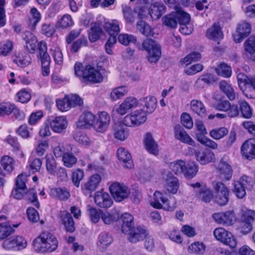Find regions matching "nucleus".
<instances>
[{
	"label": "nucleus",
	"instance_id": "f8f14e48",
	"mask_svg": "<svg viewBox=\"0 0 255 255\" xmlns=\"http://www.w3.org/2000/svg\"><path fill=\"white\" fill-rule=\"evenodd\" d=\"M215 108L219 111L228 112V116L230 117L237 116L239 113V110L237 105H231L230 103L227 100L220 101L215 105Z\"/></svg>",
	"mask_w": 255,
	"mask_h": 255
},
{
	"label": "nucleus",
	"instance_id": "69168bd1",
	"mask_svg": "<svg viewBox=\"0 0 255 255\" xmlns=\"http://www.w3.org/2000/svg\"><path fill=\"white\" fill-rule=\"evenodd\" d=\"M118 40L121 44L128 45L130 43H135L136 41V38L131 34H121L118 36Z\"/></svg>",
	"mask_w": 255,
	"mask_h": 255
},
{
	"label": "nucleus",
	"instance_id": "e433bc0d",
	"mask_svg": "<svg viewBox=\"0 0 255 255\" xmlns=\"http://www.w3.org/2000/svg\"><path fill=\"white\" fill-rule=\"evenodd\" d=\"M52 194L61 200H66L70 196L69 191L66 187L53 188Z\"/></svg>",
	"mask_w": 255,
	"mask_h": 255
},
{
	"label": "nucleus",
	"instance_id": "1a4fd4ad",
	"mask_svg": "<svg viewBox=\"0 0 255 255\" xmlns=\"http://www.w3.org/2000/svg\"><path fill=\"white\" fill-rule=\"evenodd\" d=\"M127 234L128 235L129 241L133 244L143 240L149 234L144 227H137L136 228L133 227Z\"/></svg>",
	"mask_w": 255,
	"mask_h": 255
},
{
	"label": "nucleus",
	"instance_id": "37998d69",
	"mask_svg": "<svg viewBox=\"0 0 255 255\" xmlns=\"http://www.w3.org/2000/svg\"><path fill=\"white\" fill-rule=\"evenodd\" d=\"M198 171V166L194 162H188L185 163V168L183 174L188 178H193L197 174Z\"/></svg>",
	"mask_w": 255,
	"mask_h": 255
},
{
	"label": "nucleus",
	"instance_id": "393cba45",
	"mask_svg": "<svg viewBox=\"0 0 255 255\" xmlns=\"http://www.w3.org/2000/svg\"><path fill=\"white\" fill-rule=\"evenodd\" d=\"M113 132L115 138L124 140L129 135L128 129L121 124H115L113 127Z\"/></svg>",
	"mask_w": 255,
	"mask_h": 255
},
{
	"label": "nucleus",
	"instance_id": "49530a36",
	"mask_svg": "<svg viewBox=\"0 0 255 255\" xmlns=\"http://www.w3.org/2000/svg\"><path fill=\"white\" fill-rule=\"evenodd\" d=\"M137 29L145 36H150L153 35V31L151 26L142 20H139L136 24Z\"/></svg>",
	"mask_w": 255,
	"mask_h": 255
},
{
	"label": "nucleus",
	"instance_id": "ddd939ff",
	"mask_svg": "<svg viewBox=\"0 0 255 255\" xmlns=\"http://www.w3.org/2000/svg\"><path fill=\"white\" fill-rule=\"evenodd\" d=\"M137 99L133 97H129L125 99L122 104L116 109V112L121 115H124L128 111L135 108L138 105Z\"/></svg>",
	"mask_w": 255,
	"mask_h": 255
},
{
	"label": "nucleus",
	"instance_id": "f3484780",
	"mask_svg": "<svg viewBox=\"0 0 255 255\" xmlns=\"http://www.w3.org/2000/svg\"><path fill=\"white\" fill-rule=\"evenodd\" d=\"M117 155L119 160L123 163L124 167L131 169L133 167L131 156L125 148H119L117 152Z\"/></svg>",
	"mask_w": 255,
	"mask_h": 255
},
{
	"label": "nucleus",
	"instance_id": "dca6fc26",
	"mask_svg": "<svg viewBox=\"0 0 255 255\" xmlns=\"http://www.w3.org/2000/svg\"><path fill=\"white\" fill-rule=\"evenodd\" d=\"M96 204L101 208H110L113 204V201L108 193L97 192L94 197Z\"/></svg>",
	"mask_w": 255,
	"mask_h": 255
},
{
	"label": "nucleus",
	"instance_id": "473e14b6",
	"mask_svg": "<svg viewBox=\"0 0 255 255\" xmlns=\"http://www.w3.org/2000/svg\"><path fill=\"white\" fill-rule=\"evenodd\" d=\"M219 86L221 90L230 100L232 101L235 99L236 93L234 90L226 81H221L219 83Z\"/></svg>",
	"mask_w": 255,
	"mask_h": 255
},
{
	"label": "nucleus",
	"instance_id": "cd10ccee",
	"mask_svg": "<svg viewBox=\"0 0 255 255\" xmlns=\"http://www.w3.org/2000/svg\"><path fill=\"white\" fill-rule=\"evenodd\" d=\"M139 103L141 106L146 108L145 112L146 113L151 114L156 109L157 100L154 97L149 96L141 99Z\"/></svg>",
	"mask_w": 255,
	"mask_h": 255
},
{
	"label": "nucleus",
	"instance_id": "4c0bfd02",
	"mask_svg": "<svg viewBox=\"0 0 255 255\" xmlns=\"http://www.w3.org/2000/svg\"><path fill=\"white\" fill-rule=\"evenodd\" d=\"M248 87L244 90V95L248 98H255V76H250Z\"/></svg>",
	"mask_w": 255,
	"mask_h": 255
},
{
	"label": "nucleus",
	"instance_id": "ea45409f",
	"mask_svg": "<svg viewBox=\"0 0 255 255\" xmlns=\"http://www.w3.org/2000/svg\"><path fill=\"white\" fill-rule=\"evenodd\" d=\"M162 21L163 24L169 28H175L177 25V20L174 12L164 15L162 18Z\"/></svg>",
	"mask_w": 255,
	"mask_h": 255
},
{
	"label": "nucleus",
	"instance_id": "6e6552de",
	"mask_svg": "<svg viewBox=\"0 0 255 255\" xmlns=\"http://www.w3.org/2000/svg\"><path fill=\"white\" fill-rule=\"evenodd\" d=\"M27 242L21 236H14L5 240L2 243L3 247L7 250L15 249L18 250L26 248Z\"/></svg>",
	"mask_w": 255,
	"mask_h": 255
},
{
	"label": "nucleus",
	"instance_id": "13d9d810",
	"mask_svg": "<svg viewBox=\"0 0 255 255\" xmlns=\"http://www.w3.org/2000/svg\"><path fill=\"white\" fill-rule=\"evenodd\" d=\"M242 216L241 220L246 222H250L253 223L255 220V211L247 209L246 208H242L241 209Z\"/></svg>",
	"mask_w": 255,
	"mask_h": 255
},
{
	"label": "nucleus",
	"instance_id": "a211bd4d",
	"mask_svg": "<svg viewBox=\"0 0 255 255\" xmlns=\"http://www.w3.org/2000/svg\"><path fill=\"white\" fill-rule=\"evenodd\" d=\"M103 76L100 71L91 65L86 66V76L84 80L94 83H100L103 81Z\"/></svg>",
	"mask_w": 255,
	"mask_h": 255
},
{
	"label": "nucleus",
	"instance_id": "72a5a7b5",
	"mask_svg": "<svg viewBox=\"0 0 255 255\" xmlns=\"http://www.w3.org/2000/svg\"><path fill=\"white\" fill-rule=\"evenodd\" d=\"M175 9L176 11L174 12V13L180 25L188 24L190 20V15L176 5L175 6Z\"/></svg>",
	"mask_w": 255,
	"mask_h": 255
},
{
	"label": "nucleus",
	"instance_id": "4468645a",
	"mask_svg": "<svg viewBox=\"0 0 255 255\" xmlns=\"http://www.w3.org/2000/svg\"><path fill=\"white\" fill-rule=\"evenodd\" d=\"M59 218L67 232L72 233L75 231V224L70 213L67 211H60Z\"/></svg>",
	"mask_w": 255,
	"mask_h": 255
},
{
	"label": "nucleus",
	"instance_id": "864d4df0",
	"mask_svg": "<svg viewBox=\"0 0 255 255\" xmlns=\"http://www.w3.org/2000/svg\"><path fill=\"white\" fill-rule=\"evenodd\" d=\"M14 230L9 223L0 224V241L8 237Z\"/></svg>",
	"mask_w": 255,
	"mask_h": 255
},
{
	"label": "nucleus",
	"instance_id": "2f4dec72",
	"mask_svg": "<svg viewBox=\"0 0 255 255\" xmlns=\"http://www.w3.org/2000/svg\"><path fill=\"white\" fill-rule=\"evenodd\" d=\"M190 107L191 110L198 116L201 117L206 116V109L201 101L196 100H192L190 103Z\"/></svg>",
	"mask_w": 255,
	"mask_h": 255
},
{
	"label": "nucleus",
	"instance_id": "338daca9",
	"mask_svg": "<svg viewBox=\"0 0 255 255\" xmlns=\"http://www.w3.org/2000/svg\"><path fill=\"white\" fill-rule=\"evenodd\" d=\"M198 197L206 203L209 202L213 198L211 191L209 189H202L198 194Z\"/></svg>",
	"mask_w": 255,
	"mask_h": 255
},
{
	"label": "nucleus",
	"instance_id": "2eb2a0df",
	"mask_svg": "<svg viewBox=\"0 0 255 255\" xmlns=\"http://www.w3.org/2000/svg\"><path fill=\"white\" fill-rule=\"evenodd\" d=\"M96 119V116L91 112H85L81 115L77 123L78 127L81 128H93Z\"/></svg>",
	"mask_w": 255,
	"mask_h": 255
},
{
	"label": "nucleus",
	"instance_id": "4be33fe9",
	"mask_svg": "<svg viewBox=\"0 0 255 255\" xmlns=\"http://www.w3.org/2000/svg\"><path fill=\"white\" fill-rule=\"evenodd\" d=\"M50 125L53 131L61 133L66 128L67 121L64 117H57L50 120Z\"/></svg>",
	"mask_w": 255,
	"mask_h": 255
},
{
	"label": "nucleus",
	"instance_id": "680f3d73",
	"mask_svg": "<svg viewBox=\"0 0 255 255\" xmlns=\"http://www.w3.org/2000/svg\"><path fill=\"white\" fill-rule=\"evenodd\" d=\"M50 51L55 63L58 65H61L63 63V57L62 53L58 47H53L51 48Z\"/></svg>",
	"mask_w": 255,
	"mask_h": 255
},
{
	"label": "nucleus",
	"instance_id": "603ef678",
	"mask_svg": "<svg viewBox=\"0 0 255 255\" xmlns=\"http://www.w3.org/2000/svg\"><path fill=\"white\" fill-rule=\"evenodd\" d=\"M25 196V199L28 200L37 208H39L40 204L37 200V192L34 188H30L28 191H26Z\"/></svg>",
	"mask_w": 255,
	"mask_h": 255
},
{
	"label": "nucleus",
	"instance_id": "3c124183",
	"mask_svg": "<svg viewBox=\"0 0 255 255\" xmlns=\"http://www.w3.org/2000/svg\"><path fill=\"white\" fill-rule=\"evenodd\" d=\"M216 78L212 74H206L200 76L195 82V86L198 88H200V86L203 85L202 82L209 84L216 81Z\"/></svg>",
	"mask_w": 255,
	"mask_h": 255
},
{
	"label": "nucleus",
	"instance_id": "b1692460",
	"mask_svg": "<svg viewBox=\"0 0 255 255\" xmlns=\"http://www.w3.org/2000/svg\"><path fill=\"white\" fill-rule=\"evenodd\" d=\"M174 134L175 138L180 141L193 145L194 141L188 134L179 125L174 127Z\"/></svg>",
	"mask_w": 255,
	"mask_h": 255
},
{
	"label": "nucleus",
	"instance_id": "7c9ffc66",
	"mask_svg": "<svg viewBox=\"0 0 255 255\" xmlns=\"http://www.w3.org/2000/svg\"><path fill=\"white\" fill-rule=\"evenodd\" d=\"M206 36L210 39L218 40L223 38V34L220 26L215 23L212 26L208 28L206 32Z\"/></svg>",
	"mask_w": 255,
	"mask_h": 255
},
{
	"label": "nucleus",
	"instance_id": "bf43d9fd",
	"mask_svg": "<svg viewBox=\"0 0 255 255\" xmlns=\"http://www.w3.org/2000/svg\"><path fill=\"white\" fill-rule=\"evenodd\" d=\"M246 188L240 182L235 181L234 183L233 191L238 198L242 199L246 195Z\"/></svg>",
	"mask_w": 255,
	"mask_h": 255
},
{
	"label": "nucleus",
	"instance_id": "58836bf2",
	"mask_svg": "<svg viewBox=\"0 0 255 255\" xmlns=\"http://www.w3.org/2000/svg\"><path fill=\"white\" fill-rule=\"evenodd\" d=\"M215 71L218 75L225 78L230 77L232 73L231 67L225 63H221L215 69Z\"/></svg>",
	"mask_w": 255,
	"mask_h": 255
},
{
	"label": "nucleus",
	"instance_id": "412c9836",
	"mask_svg": "<svg viewBox=\"0 0 255 255\" xmlns=\"http://www.w3.org/2000/svg\"><path fill=\"white\" fill-rule=\"evenodd\" d=\"M22 38L25 42V47L30 53H34L37 46L36 37L30 31H26L22 34Z\"/></svg>",
	"mask_w": 255,
	"mask_h": 255
},
{
	"label": "nucleus",
	"instance_id": "9b49d317",
	"mask_svg": "<svg viewBox=\"0 0 255 255\" xmlns=\"http://www.w3.org/2000/svg\"><path fill=\"white\" fill-rule=\"evenodd\" d=\"M213 218L217 223L226 226L232 225L236 221L235 213L231 211L215 213Z\"/></svg>",
	"mask_w": 255,
	"mask_h": 255
},
{
	"label": "nucleus",
	"instance_id": "bb28decb",
	"mask_svg": "<svg viewBox=\"0 0 255 255\" xmlns=\"http://www.w3.org/2000/svg\"><path fill=\"white\" fill-rule=\"evenodd\" d=\"M197 160L203 165L208 164L215 159V155L211 151L206 149L200 150L196 153Z\"/></svg>",
	"mask_w": 255,
	"mask_h": 255
},
{
	"label": "nucleus",
	"instance_id": "c85d7f7f",
	"mask_svg": "<svg viewBox=\"0 0 255 255\" xmlns=\"http://www.w3.org/2000/svg\"><path fill=\"white\" fill-rule=\"evenodd\" d=\"M146 149L151 154L157 155L158 154V146L150 133H146L144 138Z\"/></svg>",
	"mask_w": 255,
	"mask_h": 255
},
{
	"label": "nucleus",
	"instance_id": "79ce46f5",
	"mask_svg": "<svg viewBox=\"0 0 255 255\" xmlns=\"http://www.w3.org/2000/svg\"><path fill=\"white\" fill-rule=\"evenodd\" d=\"M128 92V88L125 86H120L114 88L111 93V98L113 101H116L126 95Z\"/></svg>",
	"mask_w": 255,
	"mask_h": 255
},
{
	"label": "nucleus",
	"instance_id": "f03ea898",
	"mask_svg": "<svg viewBox=\"0 0 255 255\" xmlns=\"http://www.w3.org/2000/svg\"><path fill=\"white\" fill-rule=\"evenodd\" d=\"M139 49L141 50H145L148 53L147 58L150 63L157 62L161 55L160 46L151 38H147L143 40Z\"/></svg>",
	"mask_w": 255,
	"mask_h": 255
},
{
	"label": "nucleus",
	"instance_id": "e2e57ef3",
	"mask_svg": "<svg viewBox=\"0 0 255 255\" xmlns=\"http://www.w3.org/2000/svg\"><path fill=\"white\" fill-rule=\"evenodd\" d=\"M13 44L11 41L7 40L0 43V55L6 56L12 50Z\"/></svg>",
	"mask_w": 255,
	"mask_h": 255
},
{
	"label": "nucleus",
	"instance_id": "f257e3e1",
	"mask_svg": "<svg viewBox=\"0 0 255 255\" xmlns=\"http://www.w3.org/2000/svg\"><path fill=\"white\" fill-rule=\"evenodd\" d=\"M35 250L38 252H52L58 247V241L55 236L49 232H42L33 242Z\"/></svg>",
	"mask_w": 255,
	"mask_h": 255
},
{
	"label": "nucleus",
	"instance_id": "c9c22d12",
	"mask_svg": "<svg viewBox=\"0 0 255 255\" xmlns=\"http://www.w3.org/2000/svg\"><path fill=\"white\" fill-rule=\"evenodd\" d=\"M104 28L110 35H117L120 32L119 23L117 20L105 22Z\"/></svg>",
	"mask_w": 255,
	"mask_h": 255
},
{
	"label": "nucleus",
	"instance_id": "c756f323",
	"mask_svg": "<svg viewBox=\"0 0 255 255\" xmlns=\"http://www.w3.org/2000/svg\"><path fill=\"white\" fill-rule=\"evenodd\" d=\"M101 181L100 175L95 174L92 175L88 180L82 186L83 190L91 192L95 191L99 186Z\"/></svg>",
	"mask_w": 255,
	"mask_h": 255
},
{
	"label": "nucleus",
	"instance_id": "a19ab883",
	"mask_svg": "<svg viewBox=\"0 0 255 255\" xmlns=\"http://www.w3.org/2000/svg\"><path fill=\"white\" fill-rule=\"evenodd\" d=\"M167 191L172 194L176 193L179 186L178 180L175 177L169 176L166 179Z\"/></svg>",
	"mask_w": 255,
	"mask_h": 255
},
{
	"label": "nucleus",
	"instance_id": "8fccbe9b",
	"mask_svg": "<svg viewBox=\"0 0 255 255\" xmlns=\"http://www.w3.org/2000/svg\"><path fill=\"white\" fill-rule=\"evenodd\" d=\"M13 61L19 67H24L28 66L31 63V58L27 54L23 55L19 53L16 56Z\"/></svg>",
	"mask_w": 255,
	"mask_h": 255
},
{
	"label": "nucleus",
	"instance_id": "4d7b16f0",
	"mask_svg": "<svg viewBox=\"0 0 255 255\" xmlns=\"http://www.w3.org/2000/svg\"><path fill=\"white\" fill-rule=\"evenodd\" d=\"M201 58V54L199 52H193L180 60V63L186 66L188 65L192 62H196L200 60Z\"/></svg>",
	"mask_w": 255,
	"mask_h": 255
},
{
	"label": "nucleus",
	"instance_id": "aec40b11",
	"mask_svg": "<svg viewBox=\"0 0 255 255\" xmlns=\"http://www.w3.org/2000/svg\"><path fill=\"white\" fill-rule=\"evenodd\" d=\"M113 242V238L109 233L103 232L98 236L97 245L101 252H105Z\"/></svg>",
	"mask_w": 255,
	"mask_h": 255
},
{
	"label": "nucleus",
	"instance_id": "a878e982",
	"mask_svg": "<svg viewBox=\"0 0 255 255\" xmlns=\"http://www.w3.org/2000/svg\"><path fill=\"white\" fill-rule=\"evenodd\" d=\"M245 54L252 61H255V36H251L244 44Z\"/></svg>",
	"mask_w": 255,
	"mask_h": 255
},
{
	"label": "nucleus",
	"instance_id": "0eeeda50",
	"mask_svg": "<svg viewBox=\"0 0 255 255\" xmlns=\"http://www.w3.org/2000/svg\"><path fill=\"white\" fill-rule=\"evenodd\" d=\"M167 198L161 192L155 191L153 195V201L150 202V205L154 208L161 209L163 208L165 210L169 211L174 210L175 206L169 205V203H167Z\"/></svg>",
	"mask_w": 255,
	"mask_h": 255
},
{
	"label": "nucleus",
	"instance_id": "09e8293b",
	"mask_svg": "<svg viewBox=\"0 0 255 255\" xmlns=\"http://www.w3.org/2000/svg\"><path fill=\"white\" fill-rule=\"evenodd\" d=\"M185 162L182 160L171 162L169 164V168L175 174H180L184 172L185 168Z\"/></svg>",
	"mask_w": 255,
	"mask_h": 255
},
{
	"label": "nucleus",
	"instance_id": "774afa93",
	"mask_svg": "<svg viewBox=\"0 0 255 255\" xmlns=\"http://www.w3.org/2000/svg\"><path fill=\"white\" fill-rule=\"evenodd\" d=\"M62 161L65 166L70 168L76 163L77 158L73 155V153H67L63 156Z\"/></svg>",
	"mask_w": 255,
	"mask_h": 255
},
{
	"label": "nucleus",
	"instance_id": "de8ad7c7",
	"mask_svg": "<svg viewBox=\"0 0 255 255\" xmlns=\"http://www.w3.org/2000/svg\"><path fill=\"white\" fill-rule=\"evenodd\" d=\"M0 164L3 169L7 173L11 172L13 169L14 160L9 156H3L1 158Z\"/></svg>",
	"mask_w": 255,
	"mask_h": 255
},
{
	"label": "nucleus",
	"instance_id": "5fc2aeb1",
	"mask_svg": "<svg viewBox=\"0 0 255 255\" xmlns=\"http://www.w3.org/2000/svg\"><path fill=\"white\" fill-rule=\"evenodd\" d=\"M102 33V29L99 25L94 24L91 27L89 34V39L91 42H94L98 40Z\"/></svg>",
	"mask_w": 255,
	"mask_h": 255
},
{
	"label": "nucleus",
	"instance_id": "a18cd8bd",
	"mask_svg": "<svg viewBox=\"0 0 255 255\" xmlns=\"http://www.w3.org/2000/svg\"><path fill=\"white\" fill-rule=\"evenodd\" d=\"M205 245L199 242H194L191 244L188 248V251L189 253L196 255H202L205 251Z\"/></svg>",
	"mask_w": 255,
	"mask_h": 255
},
{
	"label": "nucleus",
	"instance_id": "f704fd0d",
	"mask_svg": "<svg viewBox=\"0 0 255 255\" xmlns=\"http://www.w3.org/2000/svg\"><path fill=\"white\" fill-rule=\"evenodd\" d=\"M123 224L122 227L124 233H128L129 230L133 227V217L128 213H125L122 216Z\"/></svg>",
	"mask_w": 255,
	"mask_h": 255
},
{
	"label": "nucleus",
	"instance_id": "6e6d98bb",
	"mask_svg": "<svg viewBox=\"0 0 255 255\" xmlns=\"http://www.w3.org/2000/svg\"><path fill=\"white\" fill-rule=\"evenodd\" d=\"M228 132V129L226 128L221 127L211 130L210 132V135L213 138L219 140L223 138Z\"/></svg>",
	"mask_w": 255,
	"mask_h": 255
},
{
	"label": "nucleus",
	"instance_id": "9d476101",
	"mask_svg": "<svg viewBox=\"0 0 255 255\" xmlns=\"http://www.w3.org/2000/svg\"><path fill=\"white\" fill-rule=\"evenodd\" d=\"M251 25L245 21L238 24L235 33L233 35L234 40L236 43H240L247 37L251 32Z\"/></svg>",
	"mask_w": 255,
	"mask_h": 255
},
{
	"label": "nucleus",
	"instance_id": "c03bdc74",
	"mask_svg": "<svg viewBox=\"0 0 255 255\" xmlns=\"http://www.w3.org/2000/svg\"><path fill=\"white\" fill-rule=\"evenodd\" d=\"M238 230L242 235H247L251 233L253 231V224L250 222H246L242 220H240L239 222Z\"/></svg>",
	"mask_w": 255,
	"mask_h": 255
},
{
	"label": "nucleus",
	"instance_id": "20e7f679",
	"mask_svg": "<svg viewBox=\"0 0 255 255\" xmlns=\"http://www.w3.org/2000/svg\"><path fill=\"white\" fill-rule=\"evenodd\" d=\"M214 235L217 240L231 248L237 246V242L233 235L223 228H216L214 231Z\"/></svg>",
	"mask_w": 255,
	"mask_h": 255
},
{
	"label": "nucleus",
	"instance_id": "7ed1b4c3",
	"mask_svg": "<svg viewBox=\"0 0 255 255\" xmlns=\"http://www.w3.org/2000/svg\"><path fill=\"white\" fill-rule=\"evenodd\" d=\"M216 171L221 179L227 181L231 180L233 171L228 157L224 156L220 159L216 166Z\"/></svg>",
	"mask_w": 255,
	"mask_h": 255
},
{
	"label": "nucleus",
	"instance_id": "39448f33",
	"mask_svg": "<svg viewBox=\"0 0 255 255\" xmlns=\"http://www.w3.org/2000/svg\"><path fill=\"white\" fill-rule=\"evenodd\" d=\"M110 192L116 202H121L127 198L129 194L128 187L118 182L113 183L110 186Z\"/></svg>",
	"mask_w": 255,
	"mask_h": 255
},
{
	"label": "nucleus",
	"instance_id": "5701e85b",
	"mask_svg": "<svg viewBox=\"0 0 255 255\" xmlns=\"http://www.w3.org/2000/svg\"><path fill=\"white\" fill-rule=\"evenodd\" d=\"M165 11L166 7L163 4L156 2L151 4L148 9V13L153 20H156L159 19Z\"/></svg>",
	"mask_w": 255,
	"mask_h": 255
},
{
	"label": "nucleus",
	"instance_id": "423d86ee",
	"mask_svg": "<svg viewBox=\"0 0 255 255\" xmlns=\"http://www.w3.org/2000/svg\"><path fill=\"white\" fill-rule=\"evenodd\" d=\"M110 116L107 112H99L96 116L93 128L96 131L103 133L108 129L110 123Z\"/></svg>",
	"mask_w": 255,
	"mask_h": 255
},
{
	"label": "nucleus",
	"instance_id": "6ab92c4d",
	"mask_svg": "<svg viewBox=\"0 0 255 255\" xmlns=\"http://www.w3.org/2000/svg\"><path fill=\"white\" fill-rule=\"evenodd\" d=\"M241 152L248 159L255 158V139L246 141L241 147Z\"/></svg>",
	"mask_w": 255,
	"mask_h": 255
},
{
	"label": "nucleus",
	"instance_id": "0e129e2a",
	"mask_svg": "<svg viewBox=\"0 0 255 255\" xmlns=\"http://www.w3.org/2000/svg\"><path fill=\"white\" fill-rule=\"evenodd\" d=\"M135 117V121L137 126L144 123L146 120V113L142 110H137L132 112Z\"/></svg>",
	"mask_w": 255,
	"mask_h": 255
},
{
	"label": "nucleus",
	"instance_id": "052dcab7",
	"mask_svg": "<svg viewBox=\"0 0 255 255\" xmlns=\"http://www.w3.org/2000/svg\"><path fill=\"white\" fill-rule=\"evenodd\" d=\"M240 110L243 117L249 119L252 116V111L250 105L245 101L239 103Z\"/></svg>",
	"mask_w": 255,
	"mask_h": 255
}]
</instances>
